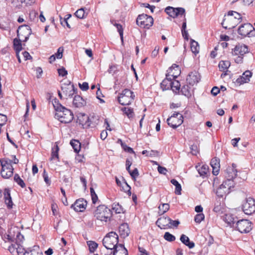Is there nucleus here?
<instances>
[{
    "mask_svg": "<svg viewBox=\"0 0 255 255\" xmlns=\"http://www.w3.org/2000/svg\"><path fill=\"white\" fill-rule=\"evenodd\" d=\"M112 216L111 210L103 205L99 206L94 212V217L103 224L110 221Z\"/></svg>",
    "mask_w": 255,
    "mask_h": 255,
    "instance_id": "f257e3e1",
    "label": "nucleus"
},
{
    "mask_svg": "<svg viewBox=\"0 0 255 255\" xmlns=\"http://www.w3.org/2000/svg\"><path fill=\"white\" fill-rule=\"evenodd\" d=\"M55 109L57 111L55 116L60 122L67 124L70 123L73 120V114L70 110L61 105Z\"/></svg>",
    "mask_w": 255,
    "mask_h": 255,
    "instance_id": "f03ea898",
    "label": "nucleus"
},
{
    "mask_svg": "<svg viewBox=\"0 0 255 255\" xmlns=\"http://www.w3.org/2000/svg\"><path fill=\"white\" fill-rule=\"evenodd\" d=\"M119 242V237L116 232H111L107 235L103 240L104 247L108 250L112 251L115 250Z\"/></svg>",
    "mask_w": 255,
    "mask_h": 255,
    "instance_id": "7ed1b4c3",
    "label": "nucleus"
},
{
    "mask_svg": "<svg viewBox=\"0 0 255 255\" xmlns=\"http://www.w3.org/2000/svg\"><path fill=\"white\" fill-rule=\"evenodd\" d=\"M1 170L0 174L5 179L10 177L13 173V168L11 165L12 160L8 158H2L0 160Z\"/></svg>",
    "mask_w": 255,
    "mask_h": 255,
    "instance_id": "20e7f679",
    "label": "nucleus"
},
{
    "mask_svg": "<svg viewBox=\"0 0 255 255\" xmlns=\"http://www.w3.org/2000/svg\"><path fill=\"white\" fill-rule=\"evenodd\" d=\"M134 98V95L131 91L125 89L118 97V101L122 105H128L133 101Z\"/></svg>",
    "mask_w": 255,
    "mask_h": 255,
    "instance_id": "39448f33",
    "label": "nucleus"
},
{
    "mask_svg": "<svg viewBox=\"0 0 255 255\" xmlns=\"http://www.w3.org/2000/svg\"><path fill=\"white\" fill-rule=\"evenodd\" d=\"M136 23L141 27L148 29L153 25V19L147 14H140L136 19Z\"/></svg>",
    "mask_w": 255,
    "mask_h": 255,
    "instance_id": "423d86ee",
    "label": "nucleus"
},
{
    "mask_svg": "<svg viewBox=\"0 0 255 255\" xmlns=\"http://www.w3.org/2000/svg\"><path fill=\"white\" fill-rule=\"evenodd\" d=\"M238 33L242 36L249 37L255 36V29L250 23L241 25L238 30Z\"/></svg>",
    "mask_w": 255,
    "mask_h": 255,
    "instance_id": "0eeeda50",
    "label": "nucleus"
},
{
    "mask_svg": "<svg viewBox=\"0 0 255 255\" xmlns=\"http://www.w3.org/2000/svg\"><path fill=\"white\" fill-rule=\"evenodd\" d=\"M168 125L173 128H176L183 122V117L182 114L175 112L167 120Z\"/></svg>",
    "mask_w": 255,
    "mask_h": 255,
    "instance_id": "6e6552de",
    "label": "nucleus"
},
{
    "mask_svg": "<svg viewBox=\"0 0 255 255\" xmlns=\"http://www.w3.org/2000/svg\"><path fill=\"white\" fill-rule=\"evenodd\" d=\"M242 209L245 214L250 215L255 212V200L252 197L246 199L242 204Z\"/></svg>",
    "mask_w": 255,
    "mask_h": 255,
    "instance_id": "1a4fd4ad",
    "label": "nucleus"
},
{
    "mask_svg": "<svg viewBox=\"0 0 255 255\" xmlns=\"http://www.w3.org/2000/svg\"><path fill=\"white\" fill-rule=\"evenodd\" d=\"M236 228L241 233H249L252 229V223L248 220H240L236 223Z\"/></svg>",
    "mask_w": 255,
    "mask_h": 255,
    "instance_id": "9d476101",
    "label": "nucleus"
},
{
    "mask_svg": "<svg viewBox=\"0 0 255 255\" xmlns=\"http://www.w3.org/2000/svg\"><path fill=\"white\" fill-rule=\"evenodd\" d=\"M31 32V29L27 25L19 26L17 30V36L24 42H26L28 39Z\"/></svg>",
    "mask_w": 255,
    "mask_h": 255,
    "instance_id": "9b49d317",
    "label": "nucleus"
},
{
    "mask_svg": "<svg viewBox=\"0 0 255 255\" xmlns=\"http://www.w3.org/2000/svg\"><path fill=\"white\" fill-rule=\"evenodd\" d=\"M166 13L170 16L175 18L179 15H185V10L182 7L175 8L172 6H167L165 9Z\"/></svg>",
    "mask_w": 255,
    "mask_h": 255,
    "instance_id": "f8f14e48",
    "label": "nucleus"
},
{
    "mask_svg": "<svg viewBox=\"0 0 255 255\" xmlns=\"http://www.w3.org/2000/svg\"><path fill=\"white\" fill-rule=\"evenodd\" d=\"M61 88L62 92L64 95V99L71 98L75 92L74 85L70 83L69 84H63Z\"/></svg>",
    "mask_w": 255,
    "mask_h": 255,
    "instance_id": "ddd939ff",
    "label": "nucleus"
},
{
    "mask_svg": "<svg viewBox=\"0 0 255 255\" xmlns=\"http://www.w3.org/2000/svg\"><path fill=\"white\" fill-rule=\"evenodd\" d=\"M249 49L248 46L244 44H238L232 49V53L234 56H244L245 54L249 53Z\"/></svg>",
    "mask_w": 255,
    "mask_h": 255,
    "instance_id": "4468645a",
    "label": "nucleus"
},
{
    "mask_svg": "<svg viewBox=\"0 0 255 255\" xmlns=\"http://www.w3.org/2000/svg\"><path fill=\"white\" fill-rule=\"evenodd\" d=\"M8 250L13 255H25L27 252L20 244L17 243L10 246Z\"/></svg>",
    "mask_w": 255,
    "mask_h": 255,
    "instance_id": "2eb2a0df",
    "label": "nucleus"
},
{
    "mask_svg": "<svg viewBox=\"0 0 255 255\" xmlns=\"http://www.w3.org/2000/svg\"><path fill=\"white\" fill-rule=\"evenodd\" d=\"M200 80V74L195 71L190 72L186 79L187 82L192 86L197 84Z\"/></svg>",
    "mask_w": 255,
    "mask_h": 255,
    "instance_id": "dca6fc26",
    "label": "nucleus"
},
{
    "mask_svg": "<svg viewBox=\"0 0 255 255\" xmlns=\"http://www.w3.org/2000/svg\"><path fill=\"white\" fill-rule=\"evenodd\" d=\"M87 205V201L81 198L77 200L71 207L76 212H83L86 209Z\"/></svg>",
    "mask_w": 255,
    "mask_h": 255,
    "instance_id": "f3484780",
    "label": "nucleus"
},
{
    "mask_svg": "<svg viewBox=\"0 0 255 255\" xmlns=\"http://www.w3.org/2000/svg\"><path fill=\"white\" fill-rule=\"evenodd\" d=\"M170 222V218L163 216L158 219L156 222V224L161 229L171 228Z\"/></svg>",
    "mask_w": 255,
    "mask_h": 255,
    "instance_id": "a211bd4d",
    "label": "nucleus"
},
{
    "mask_svg": "<svg viewBox=\"0 0 255 255\" xmlns=\"http://www.w3.org/2000/svg\"><path fill=\"white\" fill-rule=\"evenodd\" d=\"M241 18L240 14L234 11H229L226 16V19L228 21H238V23L240 22Z\"/></svg>",
    "mask_w": 255,
    "mask_h": 255,
    "instance_id": "6ab92c4d",
    "label": "nucleus"
},
{
    "mask_svg": "<svg viewBox=\"0 0 255 255\" xmlns=\"http://www.w3.org/2000/svg\"><path fill=\"white\" fill-rule=\"evenodd\" d=\"M252 73L250 71H245L240 78L237 80V82L240 84L248 83L250 80Z\"/></svg>",
    "mask_w": 255,
    "mask_h": 255,
    "instance_id": "aec40b11",
    "label": "nucleus"
},
{
    "mask_svg": "<svg viewBox=\"0 0 255 255\" xmlns=\"http://www.w3.org/2000/svg\"><path fill=\"white\" fill-rule=\"evenodd\" d=\"M120 236L125 238L128 237L130 233L128 225L127 223H123L121 224L119 229Z\"/></svg>",
    "mask_w": 255,
    "mask_h": 255,
    "instance_id": "412c9836",
    "label": "nucleus"
},
{
    "mask_svg": "<svg viewBox=\"0 0 255 255\" xmlns=\"http://www.w3.org/2000/svg\"><path fill=\"white\" fill-rule=\"evenodd\" d=\"M236 165L233 164L232 166H229L226 169L227 178L234 179L237 176V170Z\"/></svg>",
    "mask_w": 255,
    "mask_h": 255,
    "instance_id": "4be33fe9",
    "label": "nucleus"
},
{
    "mask_svg": "<svg viewBox=\"0 0 255 255\" xmlns=\"http://www.w3.org/2000/svg\"><path fill=\"white\" fill-rule=\"evenodd\" d=\"M210 164L213 168V174L215 175H218L220 169L219 159L216 157L213 158L211 161Z\"/></svg>",
    "mask_w": 255,
    "mask_h": 255,
    "instance_id": "5701e85b",
    "label": "nucleus"
},
{
    "mask_svg": "<svg viewBox=\"0 0 255 255\" xmlns=\"http://www.w3.org/2000/svg\"><path fill=\"white\" fill-rule=\"evenodd\" d=\"M169 76V73L166 74V78L164 79L161 83V87L163 90H169L172 87L171 84L173 81L170 77H168Z\"/></svg>",
    "mask_w": 255,
    "mask_h": 255,
    "instance_id": "b1692460",
    "label": "nucleus"
},
{
    "mask_svg": "<svg viewBox=\"0 0 255 255\" xmlns=\"http://www.w3.org/2000/svg\"><path fill=\"white\" fill-rule=\"evenodd\" d=\"M114 255H128V250L122 244H119L114 250Z\"/></svg>",
    "mask_w": 255,
    "mask_h": 255,
    "instance_id": "393cba45",
    "label": "nucleus"
},
{
    "mask_svg": "<svg viewBox=\"0 0 255 255\" xmlns=\"http://www.w3.org/2000/svg\"><path fill=\"white\" fill-rule=\"evenodd\" d=\"M86 104V101L83 99L82 97L79 95L75 96L73 101V104L75 107H82L85 106Z\"/></svg>",
    "mask_w": 255,
    "mask_h": 255,
    "instance_id": "a878e982",
    "label": "nucleus"
},
{
    "mask_svg": "<svg viewBox=\"0 0 255 255\" xmlns=\"http://www.w3.org/2000/svg\"><path fill=\"white\" fill-rule=\"evenodd\" d=\"M226 16H227V15H225L224 18L222 22V26L224 28L231 29L234 28L238 24V21H228L226 19Z\"/></svg>",
    "mask_w": 255,
    "mask_h": 255,
    "instance_id": "bb28decb",
    "label": "nucleus"
},
{
    "mask_svg": "<svg viewBox=\"0 0 255 255\" xmlns=\"http://www.w3.org/2000/svg\"><path fill=\"white\" fill-rule=\"evenodd\" d=\"M230 191H229L228 188L225 186V184H221L216 191V194L220 197H223L224 195L228 194Z\"/></svg>",
    "mask_w": 255,
    "mask_h": 255,
    "instance_id": "cd10ccee",
    "label": "nucleus"
},
{
    "mask_svg": "<svg viewBox=\"0 0 255 255\" xmlns=\"http://www.w3.org/2000/svg\"><path fill=\"white\" fill-rule=\"evenodd\" d=\"M181 242L189 249H192L195 246V244L193 242H190L189 238L186 235L182 234L180 238Z\"/></svg>",
    "mask_w": 255,
    "mask_h": 255,
    "instance_id": "c85d7f7f",
    "label": "nucleus"
},
{
    "mask_svg": "<svg viewBox=\"0 0 255 255\" xmlns=\"http://www.w3.org/2000/svg\"><path fill=\"white\" fill-rule=\"evenodd\" d=\"M192 88L188 85H183L181 89V92L185 96L189 97L191 96Z\"/></svg>",
    "mask_w": 255,
    "mask_h": 255,
    "instance_id": "c756f323",
    "label": "nucleus"
},
{
    "mask_svg": "<svg viewBox=\"0 0 255 255\" xmlns=\"http://www.w3.org/2000/svg\"><path fill=\"white\" fill-rule=\"evenodd\" d=\"M25 255H43L38 246H34L32 249L27 251Z\"/></svg>",
    "mask_w": 255,
    "mask_h": 255,
    "instance_id": "7c9ffc66",
    "label": "nucleus"
},
{
    "mask_svg": "<svg viewBox=\"0 0 255 255\" xmlns=\"http://www.w3.org/2000/svg\"><path fill=\"white\" fill-rule=\"evenodd\" d=\"M190 47L192 52L195 54L199 53L200 47L197 42L193 39H191Z\"/></svg>",
    "mask_w": 255,
    "mask_h": 255,
    "instance_id": "2f4dec72",
    "label": "nucleus"
},
{
    "mask_svg": "<svg viewBox=\"0 0 255 255\" xmlns=\"http://www.w3.org/2000/svg\"><path fill=\"white\" fill-rule=\"evenodd\" d=\"M21 41H22V40L20 39V38H14L13 39V42L14 48L17 53L20 52L22 49V46L21 43Z\"/></svg>",
    "mask_w": 255,
    "mask_h": 255,
    "instance_id": "473e14b6",
    "label": "nucleus"
},
{
    "mask_svg": "<svg viewBox=\"0 0 255 255\" xmlns=\"http://www.w3.org/2000/svg\"><path fill=\"white\" fill-rule=\"evenodd\" d=\"M70 144L75 152L78 153L79 152L81 148V143L78 140L72 139L70 141Z\"/></svg>",
    "mask_w": 255,
    "mask_h": 255,
    "instance_id": "72a5a7b5",
    "label": "nucleus"
},
{
    "mask_svg": "<svg viewBox=\"0 0 255 255\" xmlns=\"http://www.w3.org/2000/svg\"><path fill=\"white\" fill-rule=\"evenodd\" d=\"M71 17V15L70 14H68L65 15V17L64 18H62L61 16H59L60 17V20L61 24L63 26H65V25L67 26V27L69 28H70V25L68 23V20Z\"/></svg>",
    "mask_w": 255,
    "mask_h": 255,
    "instance_id": "f704fd0d",
    "label": "nucleus"
},
{
    "mask_svg": "<svg viewBox=\"0 0 255 255\" xmlns=\"http://www.w3.org/2000/svg\"><path fill=\"white\" fill-rule=\"evenodd\" d=\"M230 66V62L229 61H221L219 62V68L221 71L227 70Z\"/></svg>",
    "mask_w": 255,
    "mask_h": 255,
    "instance_id": "c9c22d12",
    "label": "nucleus"
},
{
    "mask_svg": "<svg viewBox=\"0 0 255 255\" xmlns=\"http://www.w3.org/2000/svg\"><path fill=\"white\" fill-rule=\"evenodd\" d=\"M171 183L175 186V193L177 195H180L181 191V186L179 182L175 179H173L171 180Z\"/></svg>",
    "mask_w": 255,
    "mask_h": 255,
    "instance_id": "e433bc0d",
    "label": "nucleus"
},
{
    "mask_svg": "<svg viewBox=\"0 0 255 255\" xmlns=\"http://www.w3.org/2000/svg\"><path fill=\"white\" fill-rule=\"evenodd\" d=\"M159 214L162 215L166 212L169 209V205L167 203L162 204L158 207Z\"/></svg>",
    "mask_w": 255,
    "mask_h": 255,
    "instance_id": "4c0bfd02",
    "label": "nucleus"
},
{
    "mask_svg": "<svg viewBox=\"0 0 255 255\" xmlns=\"http://www.w3.org/2000/svg\"><path fill=\"white\" fill-rule=\"evenodd\" d=\"M59 148L57 145H55L52 149V153L51 160L54 159L55 158H59L58 151Z\"/></svg>",
    "mask_w": 255,
    "mask_h": 255,
    "instance_id": "58836bf2",
    "label": "nucleus"
},
{
    "mask_svg": "<svg viewBox=\"0 0 255 255\" xmlns=\"http://www.w3.org/2000/svg\"><path fill=\"white\" fill-rule=\"evenodd\" d=\"M171 86L172 87H171L170 89H171L175 93L179 92L180 87V84L178 81H173Z\"/></svg>",
    "mask_w": 255,
    "mask_h": 255,
    "instance_id": "ea45409f",
    "label": "nucleus"
},
{
    "mask_svg": "<svg viewBox=\"0 0 255 255\" xmlns=\"http://www.w3.org/2000/svg\"><path fill=\"white\" fill-rule=\"evenodd\" d=\"M209 168L208 165H203L198 169V171L201 176H205L208 172Z\"/></svg>",
    "mask_w": 255,
    "mask_h": 255,
    "instance_id": "a19ab883",
    "label": "nucleus"
},
{
    "mask_svg": "<svg viewBox=\"0 0 255 255\" xmlns=\"http://www.w3.org/2000/svg\"><path fill=\"white\" fill-rule=\"evenodd\" d=\"M112 209L117 214L123 212L124 209L119 203H114L112 205Z\"/></svg>",
    "mask_w": 255,
    "mask_h": 255,
    "instance_id": "79ce46f5",
    "label": "nucleus"
},
{
    "mask_svg": "<svg viewBox=\"0 0 255 255\" xmlns=\"http://www.w3.org/2000/svg\"><path fill=\"white\" fill-rule=\"evenodd\" d=\"M122 110L128 117V118H131L134 116V113L132 109L128 107L123 108Z\"/></svg>",
    "mask_w": 255,
    "mask_h": 255,
    "instance_id": "37998d69",
    "label": "nucleus"
},
{
    "mask_svg": "<svg viewBox=\"0 0 255 255\" xmlns=\"http://www.w3.org/2000/svg\"><path fill=\"white\" fill-rule=\"evenodd\" d=\"M14 180L22 188H24L25 186V184L22 179L20 178V176L16 174L14 176Z\"/></svg>",
    "mask_w": 255,
    "mask_h": 255,
    "instance_id": "c03bdc74",
    "label": "nucleus"
},
{
    "mask_svg": "<svg viewBox=\"0 0 255 255\" xmlns=\"http://www.w3.org/2000/svg\"><path fill=\"white\" fill-rule=\"evenodd\" d=\"M75 15L79 18L82 19L85 16V12L84 8H81L78 9L75 13Z\"/></svg>",
    "mask_w": 255,
    "mask_h": 255,
    "instance_id": "a18cd8bd",
    "label": "nucleus"
},
{
    "mask_svg": "<svg viewBox=\"0 0 255 255\" xmlns=\"http://www.w3.org/2000/svg\"><path fill=\"white\" fill-rule=\"evenodd\" d=\"M164 239L168 242H173L175 240V237L169 232H166L164 235Z\"/></svg>",
    "mask_w": 255,
    "mask_h": 255,
    "instance_id": "49530a36",
    "label": "nucleus"
},
{
    "mask_svg": "<svg viewBox=\"0 0 255 255\" xmlns=\"http://www.w3.org/2000/svg\"><path fill=\"white\" fill-rule=\"evenodd\" d=\"M233 179L227 178V180L223 182L222 184H225V186L228 188L229 191H230L231 187H233L234 182Z\"/></svg>",
    "mask_w": 255,
    "mask_h": 255,
    "instance_id": "de8ad7c7",
    "label": "nucleus"
},
{
    "mask_svg": "<svg viewBox=\"0 0 255 255\" xmlns=\"http://www.w3.org/2000/svg\"><path fill=\"white\" fill-rule=\"evenodd\" d=\"M121 146L125 151L130 153H134L132 148L128 146L126 143H124L123 141H121Z\"/></svg>",
    "mask_w": 255,
    "mask_h": 255,
    "instance_id": "09e8293b",
    "label": "nucleus"
},
{
    "mask_svg": "<svg viewBox=\"0 0 255 255\" xmlns=\"http://www.w3.org/2000/svg\"><path fill=\"white\" fill-rule=\"evenodd\" d=\"M114 25L115 26H116V27L118 29V31L120 34L121 38L122 40H123V29L122 25L120 24L116 23L114 24Z\"/></svg>",
    "mask_w": 255,
    "mask_h": 255,
    "instance_id": "8fccbe9b",
    "label": "nucleus"
},
{
    "mask_svg": "<svg viewBox=\"0 0 255 255\" xmlns=\"http://www.w3.org/2000/svg\"><path fill=\"white\" fill-rule=\"evenodd\" d=\"M205 216L203 213H199L196 215L194 218V220L196 223H200L204 219Z\"/></svg>",
    "mask_w": 255,
    "mask_h": 255,
    "instance_id": "3c124183",
    "label": "nucleus"
},
{
    "mask_svg": "<svg viewBox=\"0 0 255 255\" xmlns=\"http://www.w3.org/2000/svg\"><path fill=\"white\" fill-rule=\"evenodd\" d=\"M222 207L221 206V203L220 202H217L215 204L214 208L213 209V211L216 213H219L222 211Z\"/></svg>",
    "mask_w": 255,
    "mask_h": 255,
    "instance_id": "603ef678",
    "label": "nucleus"
},
{
    "mask_svg": "<svg viewBox=\"0 0 255 255\" xmlns=\"http://www.w3.org/2000/svg\"><path fill=\"white\" fill-rule=\"evenodd\" d=\"M98 244L94 242H90L89 244V251L90 252L93 253L97 248Z\"/></svg>",
    "mask_w": 255,
    "mask_h": 255,
    "instance_id": "864d4df0",
    "label": "nucleus"
},
{
    "mask_svg": "<svg viewBox=\"0 0 255 255\" xmlns=\"http://www.w3.org/2000/svg\"><path fill=\"white\" fill-rule=\"evenodd\" d=\"M63 50H64L63 48L62 47H60L58 49L57 53L54 54L55 55V57L56 58H57V59L62 58V57L63 56Z\"/></svg>",
    "mask_w": 255,
    "mask_h": 255,
    "instance_id": "5fc2aeb1",
    "label": "nucleus"
},
{
    "mask_svg": "<svg viewBox=\"0 0 255 255\" xmlns=\"http://www.w3.org/2000/svg\"><path fill=\"white\" fill-rule=\"evenodd\" d=\"M43 177L44 180L47 185H49L51 183V181L48 177V173L46 172L45 170H44L43 173Z\"/></svg>",
    "mask_w": 255,
    "mask_h": 255,
    "instance_id": "6e6d98bb",
    "label": "nucleus"
},
{
    "mask_svg": "<svg viewBox=\"0 0 255 255\" xmlns=\"http://www.w3.org/2000/svg\"><path fill=\"white\" fill-rule=\"evenodd\" d=\"M58 73L60 76L62 77L66 76L68 74L67 71L64 67L58 69Z\"/></svg>",
    "mask_w": 255,
    "mask_h": 255,
    "instance_id": "4d7b16f0",
    "label": "nucleus"
},
{
    "mask_svg": "<svg viewBox=\"0 0 255 255\" xmlns=\"http://www.w3.org/2000/svg\"><path fill=\"white\" fill-rule=\"evenodd\" d=\"M191 153L193 155H196L199 152L198 146L196 144H193L190 147Z\"/></svg>",
    "mask_w": 255,
    "mask_h": 255,
    "instance_id": "13d9d810",
    "label": "nucleus"
},
{
    "mask_svg": "<svg viewBox=\"0 0 255 255\" xmlns=\"http://www.w3.org/2000/svg\"><path fill=\"white\" fill-rule=\"evenodd\" d=\"M24 240L23 236L18 232L16 235V243L20 244Z\"/></svg>",
    "mask_w": 255,
    "mask_h": 255,
    "instance_id": "bf43d9fd",
    "label": "nucleus"
},
{
    "mask_svg": "<svg viewBox=\"0 0 255 255\" xmlns=\"http://www.w3.org/2000/svg\"><path fill=\"white\" fill-rule=\"evenodd\" d=\"M90 192H91L93 202L94 203H95L96 202L97 200L98 199V197H97L96 194L95 193V191L93 188H90Z\"/></svg>",
    "mask_w": 255,
    "mask_h": 255,
    "instance_id": "052dcab7",
    "label": "nucleus"
},
{
    "mask_svg": "<svg viewBox=\"0 0 255 255\" xmlns=\"http://www.w3.org/2000/svg\"><path fill=\"white\" fill-rule=\"evenodd\" d=\"M130 176H131L132 178L134 180L135 179V178L138 176V171L137 168H135L134 170H133L132 171H131L130 173H129Z\"/></svg>",
    "mask_w": 255,
    "mask_h": 255,
    "instance_id": "680f3d73",
    "label": "nucleus"
},
{
    "mask_svg": "<svg viewBox=\"0 0 255 255\" xmlns=\"http://www.w3.org/2000/svg\"><path fill=\"white\" fill-rule=\"evenodd\" d=\"M79 86L83 91H86L89 89V84L87 82H83L82 84H79Z\"/></svg>",
    "mask_w": 255,
    "mask_h": 255,
    "instance_id": "e2e57ef3",
    "label": "nucleus"
},
{
    "mask_svg": "<svg viewBox=\"0 0 255 255\" xmlns=\"http://www.w3.org/2000/svg\"><path fill=\"white\" fill-rule=\"evenodd\" d=\"M3 195L4 200H5L6 199L11 198L10 190L7 188H5L4 191Z\"/></svg>",
    "mask_w": 255,
    "mask_h": 255,
    "instance_id": "0e129e2a",
    "label": "nucleus"
},
{
    "mask_svg": "<svg viewBox=\"0 0 255 255\" xmlns=\"http://www.w3.org/2000/svg\"><path fill=\"white\" fill-rule=\"evenodd\" d=\"M157 170L159 173L162 174L164 175H165L167 171L166 168L161 166H159V165L158 166Z\"/></svg>",
    "mask_w": 255,
    "mask_h": 255,
    "instance_id": "69168bd1",
    "label": "nucleus"
},
{
    "mask_svg": "<svg viewBox=\"0 0 255 255\" xmlns=\"http://www.w3.org/2000/svg\"><path fill=\"white\" fill-rule=\"evenodd\" d=\"M170 226H171V228L172 227H177L179 224H180V222L178 220H172L170 219Z\"/></svg>",
    "mask_w": 255,
    "mask_h": 255,
    "instance_id": "338daca9",
    "label": "nucleus"
},
{
    "mask_svg": "<svg viewBox=\"0 0 255 255\" xmlns=\"http://www.w3.org/2000/svg\"><path fill=\"white\" fill-rule=\"evenodd\" d=\"M219 92L220 89L217 87H214L211 90V93L214 96H216Z\"/></svg>",
    "mask_w": 255,
    "mask_h": 255,
    "instance_id": "774afa93",
    "label": "nucleus"
}]
</instances>
